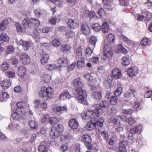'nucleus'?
I'll return each instance as SVG.
<instances>
[{
    "instance_id": "obj_17",
    "label": "nucleus",
    "mask_w": 152,
    "mask_h": 152,
    "mask_svg": "<svg viewBox=\"0 0 152 152\" xmlns=\"http://www.w3.org/2000/svg\"><path fill=\"white\" fill-rule=\"evenodd\" d=\"M138 72V70L137 67L135 66H133L131 68L128 69L127 72L129 76L133 77L136 75Z\"/></svg>"
},
{
    "instance_id": "obj_18",
    "label": "nucleus",
    "mask_w": 152,
    "mask_h": 152,
    "mask_svg": "<svg viewBox=\"0 0 152 152\" xmlns=\"http://www.w3.org/2000/svg\"><path fill=\"white\" fill-rule=\"evenodd\" d=\"M26 69L25 66L21 65L18 68L17 73L19 76L23 77L26 74Z\"/></svg>"
},
{
    "instance_id": "obj_9",
    "label": "nucleus",
    "mask_w": 152,
    "mask_h": 152,
    "mask_svg": "<svg viewBox=\"0 0 152 152\" xmlns=\"http://www.w3.org/2000/svg\"><path fill=\"white\" fill-rule=\"evenodd\" d=\"M61 134L58 131V128L54 126L52 128L50 132V137L53 139L57 138L60 136Z\"/></svg>"
},
{
    "instance_id": "obj_28",
    "label": "nucleus",
    "mask_w": 152,
    "mask_h": 152,
    "mask_svg": "<svg viewBox=\"0 0 152 152\" xmlns=\"http://www.w3.org/2000/svg\"><path fill=\"white\" fill-rule=\"evenodd\" d=\"M71 47L69 45L66 44H63L61 47V49L63 53L70 52Z\"/></svg>"
},
{
    "instance_id": "obj_26",
    "label": "nucleus",
    "mask_w": 152,
    "mask_h": 152,
    "mask_svg": "<svg viewBox=\"0 0 152 152\" xmlns=\"http://www.w3.org/2000/svg\"><path fill=\"white\" fill-rule=\"evenodd\" d=\"M49 55L48 54H44L40 57V61L42 64H45L49 59Z\"/></svg>"
},
{
    "instance_id": "obj_41",
    "label": "nucleus",
    "mask_w": 152,
    "mask_h": 152,
    "mask_svg": "<svg viewBox=\"0 0 152 152\" xmlns=\"http://www.w3.org/2000/svg\"><path fill=\"white\" fill-rule=\"evenodd\" d=\"M102 30L104 33H107L109 31V26L107 22L104 23L102 25Z\"/></svg>"
},
{
    "instance_id": "obj_57",
    "label": "nucleus",
    "mask_w": 152,
    "mask_h": 152,
    "mask_svg": "<svg viewBox=\"0 0 152 152\" xmlns=\"http://www.w3.org/2000/svg\"><path fill=\"white\" fill-rule=\"evenodd\" d=\"M14 48L13 46H10L7 48L6 50V53L7 54L12 53L14 52Z\"/></svg>"
},
{
    "instance_id": "obj_50",
    "label": "nucleus",
    "mask_w": 152,
    "mask_h": 152,
    "mask_svg": "<svg viewBox=\"0 0 152 152\" xmlns=\"http://www.w3.org/2000/svg\"><path fill=\"white\" fill-rule=\"evenodd\" d=\"M50 76L48 74H44L42 77V80L45 83H48L50 81Z\"/></svg>"
},
{
    "instance_id": "obj_49",
    "label": "nucleus",
    "mask_w": 152,
    "mask_h": 152,
    "mask_svg": "<svg viewBox=\"0 0 152 152\" xmlns=\"http://www.w3.org/2000/svg\"><path fill=\"white\" fill-rule=\"evenodd\" d=\"M46 67L47 69L50 71H52L56 68V66L55 64H48L46 66Z\"/></svg>"
},
{
    "instance_id": "obj_19",
    "label": "nucleus",
    "mask_w": 152,
    "mask_h": 152,
    "mask_svg": "<svg viewBox=\"0 0 152 152\" xmlns=\"http://www.w3.org/2000/svg\"><path fill=\"white\" fill-rule=\"evenodd\" d=\"M23 27L26 29L32 26V23L30 21V19L27 18H25L22 22Z\"/></svg>"
},
{
    "instance_id": "obj_48",
    "label": "nucleus",
    "mask_w": 152,
    "mask_h": 152,
    "mask_svg": "<svg viewBox=\"0 0 152 152\" xmlns=\"http://www.w3.org/2000/svg\"><path fill=\"white\" fill-rule=\"evenodd\" d=\"M85 13L88 17H91L90 18H93L95 15V13L92 10H86Z\"/></svg>"
},
{
    "instance_id": "obj_25",
    "label": "nucleus",
    "mask_w": 152,
    "mask_h": 152,
    "mask_svg": "<svg viewBox=\"0 0 152 152\" xmlns=\"http://www.w3.org/2000/svg\"><path fill=\"white\" fill-rule=\"evenodd\" d=\"M67 110V107L66 106H58L56 107V112L59 114H61Z\"/></svg>"
},
{
    "instance_id": "obj_45",
    "label": "nucleus",
    "mask_w": 152,
    "mask_h": 152,
    "mask_svg": "<svg viewBox=\"0 0 152 152\" xmlns=\"http://www.w3.org/2000/svg\"><path fill=\"white\" fill-rule=\"evenodd\" d=\"M31 44L29 42H23L22 44V46L24 50L27 51L29 49Z\"/></svg>"
},
{
    "instance_id": "obj_42",
    "label": "nucleus",
    "mask_w": 152,
    "mask_h": 152,
    "mask_svg": "<svg viewBox=\"0 0 152 152\" xmlns=\"http://www.w3.org/2000/svg\"><path fill=\"white\" fill-rule=\"evenodd\" d=\"M117 97L115 96H112L110 98V103L113 105H116L117 104L118 99Z\"/></svg>"
},
{
    "instance_id": "obj_32",
    "label": "nucleus",
    "mask_w": 152,
    "mask_h": 152,
    "mask_svg": "<svg viewBox=\"0 0 152 152\" xmlns=\"http://www.w3.org/2000/svg\"><path fill=\"white\" fill-rule=\"evenodd\" d=\"M0 40L4 42H7L9 40V37L5 33H2L0 35Z\"/></svg>"
},
{
    "instance_id": "obj_13",
    "label": "nucleus",
    "mask_w": 152,
    "mask_h": 152,
    "mask_svg": "<svg viewBox=\"0 0 152 152\" xmlns=\"http://www.w3.org/2000/svg\"><path fill=\"white\" fill-rule=\"evenodd\" d=\"M104 121V120L103 118L102 117H100L99 118V120L94 123V124H95V127L96 128V131L97 133L98 132H100L99 127L101 128L103 126Z\"/></svg>"
},
{
    "instance_id": "obj_12",
    "label": "nucleus",
    "mask_w": 152,
    "mask_h": 152,
    "mask_svg": "<svg viewBox=\"0 0 152 152\" xmlns=\"http://www.w3.org/2000/svg\"><path fill=\"white\" fill-rule=\"evenodd\" d=\"M19 111V109L18 108L15 109L14 110L12 111L11 116L13 120L15 121L19 120L20 115L18 113Z\"/></svg>"
},
{
    "instance_id": "obj_55",
    "label": "nucleus",
    "mask_w": 152,
    "mask_h": 152,
    "mask_svg": "<svg viewBox=\"0 0 152 152\" xmlns=\"http://www.w3.org/2000/svg\"><path fill=\"white\" fill-rule=\"evenodd\" d=\"M96 41V38L94 36H91L89 39L90 43L94 46V47L95 46Z\"/></svg>"
},
{
    "instance_id": "obj_61",
    "label": "nucleus",
    "mask_w": 152,
    "mask_h": 152,
    "mask_svg": "<svg viewBox=\"0 0 152 152\" xmlns=\"http://www.w3.org/2000/svg\"><path fill=\"white\" fill-rule=\"evenodd\" d=\"M93 53V50L90 47L87 48L85 53L86 56H90Z\"/></svg>"
},
{
    "instance_id": "obj_35",
    "label": "nucleus",
    "mask_w": 152,
    "mask_h": 152,
    "mask_svg": "<svg viewBox=\"0 0 152 152\" xmlns=\"http://www.w3.org/2000/svg\"><path fill=\"white\" fill-rule=\"evenodd\" d=\"M115 39V37L113 34L111 33L108 35L107 37V40L110 44L114 43Z\"/></svg>"
},
{
    "instance_id": "obj_52",
    "label": "nucleus",
    "mask_w": 152,
    "mask_h": 152,
    "mask_svg": "<svg viewBox=\"0 0 152 152\" xmlns=\"http://www.w3.org/2000/svg\"><path fill=\"white\" fill-rule=\"evenodd\" d=\"M29 126L32 129H36L37 126V123L34 121H29Z\"/></svg>"
},
{
    "instance_id": "obj_4",
    "label": "nucleus",
    "mask_w": 152,
    "mask_h": 152,
    "mask_svg": "<svg viewBox=\"0 0 152 152\" xmlns=\"http://www.w3.org/2000/svg\"><path fill=\"white\" fill-rule=\"evenodd\" d=\"M112 49L110 45L108 46V45H105L103 50L104 56L102 57V59L105 60L107 58H110L112 57L113 52L112 50Z\"/></svg>"
},
{
    "instance_id": "obj_60",
    "label": "nucleus",
    "mask_w": 152,
    "mask_h": 152,
    "mask_svg": "<svg viewBox=\"0 0 152 152\" xmlns=\"http://www.w3.org/2000/svg\"><path fill=\"white\" fill-rule=\"evenodd\" d=\"M133 112V110L132 109H128L126 110H123V113L128 115H131Z\"/></svg>"
},
{
    "instance_id": "obj_40",
    "label": "nucleus",
    "mask_w": 152,
    "mask_h": 152,
    "mask_svg": "<svg viewBox=\"0 0 152 152\" xmlns=\"http://www.w3.org/2000/svg\"><path fill=\"white\" fill-rule=\"evenodd\" d=\"M52 44L54 47L58 48L60 46L61 44L58 39H55L52 41Z\"/></svg>"
},
{
    "instance_id": "obj_16",
    "label": "nucleus",
    "mask_w": 152,
    "mask_h": 152,
    "mask_svg": "<svg viewBox=\"0 0 152 152\" xmlns=\"http://www.w3.org/2000/svg\"><path fill=\"white\" fill-rule=\"evenodd\" d=\"M69 126L72 129H77L78 126V123L76 119H71L69 121Z\"/></svg>"
},
{
    "instance_id": "obj_64",
    "label": "nucleus",
    "mask_w": 152,
    "mask_h": 152,
    "mask_svg": "<svg viewBox=\"0 0 152 152\" xmlns=\"http://www.w3.org/2000/svg\"><path fill=\"white\" fill-rule=\"evenodd\" d=\"M134 108L136 110H140L141 107L140 103L138 102H135L134 104Z\"/></svg>"
},
{
    "instance_id": "obj_1",
    "label": "nucleus",
    "mask_w": 152,
    "mask_h": 152,
    "mask_svg": "<svg viewBox=\"0 0 152 152\" xmlns=\"http://www.w3.org/2000/svg\"><path fill=\"white\" fill-rule=\"evenodd\" d=\"M73 84L74 87H76L75 90L78 94L76 97L77 102L84 104H87L86 99L87 96L86 92L82 88L83 85L80 78L78 77L75 79L73 81Z\"/></svg>"
},
{
    "instance_id": "obj_59",
    "label": "nucleus",
    "mask_w": 152,
    "mask_h": 152,
    "mask_svg": "<svg viewBox=\"0 0 152 152\" xmlns=\"http://www.w3.org/2000/svg\"><path fill=\"white\" fill-rule=\"evenodd\" d=\"M111 122L115 126H119L121 123L118 120L114 118L113 119L111 120Z\"/></svg>"
},
{
    "instance_id": "obj_14",
    "label": "nucleus",
    "mask_w": 152,
    "mask_h": 152,
    "mask_svg": "<svg viewBox=\"0 0 152 152\" xmlns=\"http://www.w3.org/2000/svg\"><path fill=\"white\" fill-rule=\"evenodd\" d=\"M81 140L85 145L89 144L92 142L91 136L86 134H84L82 136Z\"/></svg>"
},
{
    "instance_id": "obj_46",
    "label": "nucleus",
    "mask_w": 152,
    "mask_h": 152,
    "mask_svg": "<svg viewBox=\"0 0 152 152\" xmlns=\"http://www.w3.org/2000/svg\"><path fill=\"white\" fill-rule=\"evenodd\" d=\"M67 38L73 37L75 35L74 32L70 30H68L65 34Z\"/></svg>"
},
{
    "instance_id": "obj_39",
    "label": "nucleus",
    "mask_w": 152,
    "mask_h": 152,
    "mask_svg": "<svg viewBox=\"0 0 152 152\" xmlns=\"http://www.w3.org/2000/svg\"><path fill=\"white\" fill-rule=\"evenodd\" d=\"M49 121L51 125H54L58 122V120L56 117H51L49 119Z\"/></svg>"
},
{
    "instance_id": "obj_30",
    "label": "nucleus",
    "mask_w": 152,
    "mask_h": 152,
    "mask_svg": "<svg viewBox=\"0 0 152 152\" xmlns=\"http://www.w3.org/2000/svg\"><path fill=\"white\" fill-rule=\"evenodd\" d=\"M0 83L1 86H2L4 89L8 88L11 85V83L10 80L7 79L1 81Z\"/></svg>"
},
{
    "instance_id": "obj_29",
    "label": "nucleus",
    "mask_w": 152,
    "mask_h": 152,
    "mask_svg": "<svg viewBox=\"0 0 152 152\" xmlns=\"http://www.w3.org/2000/svg\"><path fill=\"white\" fill-rule=\"evenodd\" d=\"M93 97L96 99L100 101L102 99V93L101 92L93 91L92 94Z\"/></svg>"
},
{
    "instance_id": "obj_20",
    "label": "nucleus",
    "mask_w": 152,
    "mask_h": 152,
    "mask_svg": "<svg viewBox=\"0 0 152 152\" xmlns=\"http://www.w3.org/2000/svg\"><path fill=\"white\" fill-rule=\"evenodd\" d=\"M112 74L113 77L115 79L120 78L122 75L121 70L117 68L114 69L112 71Z\"/></svg>"
},
{
    "instance_id": "obj_47",
    "label": "nucleus",
    "mask_w": 152,
    "mask_h": 152,
    "mask_svg": "<svg viewBox=\"0 0 152 152\" xmlns=\"http://www.w3.org/2000/svg\"><path fill=\"white\" fill-rule=\"evenodd\" d=\"M9 64L6 62H4L1 66V69L3 71H5L8 69Z\"/></svg>"
},
{
    "instance_id": "obj_34",
    "label": "nucleus",
    "mask_w": 152,
    "mask_h": 152,
    "mask_svg": "<svg viewBox=\"0 0 152 152\" xmlns=\"http://www.w3.org/2000/svg\"><path fill=\"white\" fill-rule=\"evenodd\" d=\"M86 127L87 130L88 131L92 130L95 128V124L92 122L91 121H88Z\"/></svg>"
},
{
    "instance_id": "obj_10",
    "label": "nucleus",
    "mask_w": 152,
    "mask_h": 152,
    "mask_svg": "<svg viewBox=\"0 0 152 152\" xmlns=\"http://www.w3.org/2000/svg\"><path fill=\"white\" fill-rule=\"evenodd\" d=\"M80 31L85 35H89L91 33V28L87 24H82L81 26Z\"/></svg>"
},
{
    "instance_id": "obj_24",
    "label": "nucleus",
    "mask_w": 152,
    "mask_h": 152,
    "mask_svg": "<svg viewBox=\"0 0 152 152\" xmlns=\"http://www.w3.org/2000/svg\"><path fill=\"white\" fill-rule=\"evenodd\" d=\"M46 142L42 141L41 144L39 146L38 150L39 152H47L48 150V148L46 145H44Z\"/></svg>"
},
{
    "instance_id": "obj_23",
    "label": "nucleus",
    "mask_w": 152,
    "mask_h": 152,
    "mask_svg": "<svg viewBox=\"0 0 152 152\" xmlns=\"http://www.w3.org/2000/svg\"><path fill=\"white\" fill-rule=\"evenodd\" d=\"M100 136L99 137V139H102V137L103 139L106 140L107 141L109 139V135L108 132L106 130H104L101 132L99 133Z\"/></svg>"
},
{
    "instance_id": "obj_62",
    "label": "nucleus",
    "mask_w": 152,
    "mask_h": 152,
    "mask_svg": "<svg viewBox=\"0 0 152 152\" xmlns=\"http://www.w3.org/2000/svg\"><path fill=\"white\" fill-rule=\"evenodd\" d=\"M97 13L101 18L106 15L105 10H98Z\"/></svg>"
},
{
    "instance_id": "obj_37",
    "label": "nucleus",
    "mask_w": 152,
    "mask_h": 152,
    "mask_svg": "<svg viewBox=\"0 0 152 152\" xmlns=\"http://www.w3.org/2000/svg\"><path fill=\"white\" fill-rule=\"evenodd\" d=\"M123 88L121 87H117L116 89L114 92V95L118 97L121 95L122 93Z\"/></svg>"
},
{
    "instance_id": "obj_36",
    "label": "nucleus",
    "mask_w": 152,
    "mask_h": 152,
    "mask_svg": "<svg viewBox=\"0 0 152 152\" xmlns=\"http://www.w3.org/2000/svg\"><path fill=\"white\" fill-rule=\"evenodd\" d=\"M80 60H78L77 63V65L78 67L79 68H81L83 67L85 65V60L84 58L83 57L80 58Z\"/></svg>"
},
{
    "instance_id": "obj_27",
    "label": "nucleus",
    "mask_w": 152,
    "mask_h": 152,
    "mask_svg": "<svg viewBox=\"0 0 152 152\" xmlns=\"http://www.w3.org/2000/svg\"><path fill=\"white\" fill-rule=\"evenodd\" d=\"M142 126L141 125H138L133 128L131 129L130 130V134H133L134 133L140 132L141 130Z\"/></svg>"
},
{
    "instance_id": "obj_21",
    "label": "nucleus",
    "mask_w": 152,
    "mask_h": 152,
    "mask_svg": "<svg viewBox=\"0 0 152 152\" xmlns=\"http://www.w3.org/2000/svg\"><path fill=\"white\" fill-rule=\"evenodd\" d=\"M38 29L37 28H35V29L31 33V35L37 42H39L41 37L39 32V30H38Z\"/></svg>"
},
{
    "instance_id": "obj_5",
    "label": "nucleus",
    "mask_w": 152,
    "mask_h": 152,
    "mask_svg": "<svg viewBox=\"0 0 152 152\" xmlns=\"http://www.w3.org/2000/svg\"><path fill=\"white\" fill-rule=\"evenodd\" d=\"M109 103L108 101L104 100L100 104H97L95 105L96 109H97L100 115H101L103 112V110L102 108L104 109L107 108L109 107Z\"/></svg>"
},
{
    "instance_id": "obj_11",
    "label": "nucleus",
    "mask_w": 152,
    "mask_h": 152,
    "mask_svg": "<svg viewBox=\"0 0 152 152\" xmlns=\"http://www.w3.org/2000/svg\"><path fill=\"white\" fill-rule=\"evenodd\" d=\"M67 24L69 28L71 29H75L78 26V24L75 19H69Z\"/></svg>"
},
{
    "instance_id": "obj_53",
    "label": "nucleus",
    "mask_w": 152,
    "mask_h": 152,
    "mask_svg": "<svg viewBox=\"0 0 152 152\" xmlns=\"http://www.w3.org/2000/svg\"><path fill=\"white\" fill-rule=\"evenodd\" d=\"M93 29L95 31L98 32L100 31L101 27L100 25L98 23H94L92 26Z\"/></svg>"
},
{
    "instance_id": "obj_54",
    "label": "nucleus",
    "mask_w": 152,
    "mask_h": 152,
    "mask_svg": "<svg viewBox=\"0 0 152 152\" xmlns=\"http://www.w3.org/2000/svg\"><path fill=\"white\" fill-rule=\"evenodd\" d=\"M118 49L120 51L124 54H127L128 52L127 50L123 47L122 44H120L118 46Z\"/></svg>"
},
{
    "instance_id": "obj_7",
    "label": "nucleus",
    "mask_w": 152,
    "mask_h": 152,
    "mask_svg": "<svg viewBox=\"0 0 152 152\" xmlns=\"http://www.w3.org/2000/svg\"><path fill=\"white\" fill-rule=\"evenodd\" d=\"M119 145L117 148L118 152H126V147L127 145V142L126 141H120Z\"/></svg>"
},
{
    "instance_id": "obj_15",
    "label": "nucleus",
    "mask_w": 152,
    "mask_h": 152,
    "mask_svg": "<svg viewBox=\"0 0 152 152\" xmlns=\"http://www.w3.org/2000/svg\"><path fill=\"white\" fill-rule=\"evenodd\" d=\"M71 95L69 94L68 91H63L59 96V99L61 100H64L69 99L71 97Z\"/></svg>"
},
{
    "instance_id": "obj_31",
    "label": "nucleus",
    "mask_w": 152,
    "mask_h": 152,
    "mask_svg": "<svg viewBox=\"0 0 152 152\" xmlns=\"http://www.w3.org/2000/svg\"><path fill=\"white\" fill-rule=\"evenodd\" d=\"M9 96L8 94L4 90H2L1 94H0V99L1 101H5L8 99Z\"/></svg>"
},
{
    "instance_id": "obj_63",
    "label": "nucleus",
    "mask_w": 152,
    "mask_h": 152,
    "mask_svg": "<svg viewBox=\"0 0 152 152\" xmlns=\"http://www.w3.org/2000/svg\"><path fill=\"white\" fill-rule=\"evenodd\" d=\"M148 39L147 37H144L140 42V44L143 46L147 45L148 44Z\"/></svg>"
},
{
    "instance_id": "obj_3",
    "label": "nucleus",
    "mask_w": 152,
    "mask_h": 152,
    "mask_svg": "<svg viewBox=\"0 0 152 152\" xmlns=\"http://www.w3.org/2000/svg\"><path fill=\"white\" fill-rule=\"evenodd\" d=\"M100 115V112L98 111L96 107L95 110L93 111L88 109L81 114V116L83 119H88L91 118L94 119V121Z\"/></svg>"
},
{
    "instance_id": "obj_58",
    "label": "nucleus",
    "mask_w": 152,
    "mask_h": 152,
    "mask_svg": "<svg viewBox=\"0 0 152 152\" xmlns=\"http://www.w3.org/2000/svg\"><path fill=\"white\" fill-rule=\"evenodd\" d=\"M145 13L146 15V20L148 21L151 19L152 15L151 12L148 11H145Z\"/></svg>"
},
{
    "instance_id": "obj_43",
    "label": "nucleus",
    "mask_w": 152,
    "mask_h": 152,
    "mask_svg": "<svg viewBox=\"0 0 152 152\" xmlns=\"http://www.w3.org/2000/svg\"><path fill=\"white\" fill-rule=\"evenodd\" d=\"M122 64L125 66H126L130 64L129 59L127 57H124L121 59Z\"/></svg>"
},
{
    "instance_id": "obj_33",
    "label": "nucleus",
    "mask_w": 152,
    "mask_h": 152,
    "mask_svg": "<svg viewBox=\"0 0 152 152\" xmlns=\"http://www.w3.org/2000/svg\"><path fill=\"white\" fill-rule=\"evenodd\" d=\"M132 95L134 97L137 98L138 95V93L134 89H129L128 90V93L126 94V95L129 96V95Z\"/></svg>"
},
{
    "instance_id": "obj_22",
    "label": "nucleus",
    "mask_w": 152,
    "mask_h": 152,
    "mask_svg": "<svg viewBox=\"0 0 152 152\" xmlns=\"http://www.w3.org/2000/svg\"><path fill=\"white\" fill-rule=\"evenodd\" d=\"M74 52L76 58L79 59L82 57V48L80 46L78 47L75 50Z\"/></svg>"
},
{
    "instance_id": "obj_51",
    "label": "nucleus",
    "mask_w": 152,
    "mask_h": 152,
    "mask_svg": "<svg viewBox=\"0 0 152 152\" xmlns=\"http://www.w3.org/2000/svg\"><path fill=\"white\" fill-rule=\"evenodd\" d=\"M50 1L55 4L58 7H61L62 6V2L58 0H50Z\"/></svg>"
},
{
    "instance_id": "obj_44",
    "label": "nucleus",
    "mask_w": 152,
    "mask_h": 152,
    "mask_svg": "<svg viewBox=\"0 0 152 152\" xmlns=\"http://www.w3.org/2000/svg\"><path fill=\"white\" fill-rule=\"evenodd\" d=\"M15 25L16 28L18 32H22L25 30L24 27H22L19 23H15Z\"/></svg>"
},
{
    "instance_id": "obj_6",
    "label": "nucleus",
    "mask_w": 152,
    "mask_h": 152,
    "mask_svg": "<svg viewBox=\"0 0 152 152\" xmlns=\"http://www.w3.org/2000/svg\"><path fill=\"white\" fill-rule=\"evenodd\" d=\"M21 63L24 65H27L29 64L31 61L30 57L26 53L22 54L20 57Z\"/></svg>"
},
{
    "instance_id": "obj_56",
    "label": "nucleus",
    "mask_w": 152,
    "mask_h": 152,
    "mask_svg": "<svg viewBox=\"0 0 152 152\" xmlns=\"http://www.w3.org/2000/svg\"><path fill=\"white\" fill-rule=\"evenodd\" d=\"M120 4L122 6L127 7L129 5V0H119Z\"/></svg>"
},
{
    "instance_id": "obj_8",
    "label": "nucleus",
    "mask_w": 152,
    "mask_h": 152,
    "mask_svg": "<svg viewBox=\"0 0 152 152\" xmlns=\"http://www.w3.org/2000/svg\"><path fill=\"white\" fill-rule=\"evenodd\" d=\"M68 59L67 57H61L58 59V64L60 67H65L68 64Z\"/></svg>"
},
{
    "instance_id": "obj_2",
    "label": "nucleus",
    "mask_w": 152,
    "mask_h": 152,
    "mask_svg": "<svg viewBox=\"0 0 152 152\" xmlns=\"http://www.w3.org/2000/svg\"><path fill=\"white\" fill-rule=\"evenodd\" d=\"M53 88L50 86L46 87L44 86H42L39 93V96L43 99L46 97L51 99L53 97Z\"/></svg>"
},
{
    "instance_id": "obj_38",
    "label": "nucleus",
    "mask_w": 152,
    "mask_h": 152,
    "mask_svg": "<svg viewBox=\"0 0 152 152\" xmlns=\"http://www.w3.org/2000/svg\"><path fill=\"white\" fill-rule=\"evenodd\" d=\"M30 21L32 23V26H35L37 27L39 26L40 25V23L39 21L36 19L31 18Z\"/></svg>"
}]
</instances>
